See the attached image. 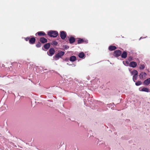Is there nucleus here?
<instances>
[{"mask_svg": "<svg viewBox=\"0 0 150 150\" xmlns=\"http://www.w3.org/2000/svg\"><path fill=\"white\" fill-rule=\"evenodd\" d=\"M139 91H144L146 92H149V88H139Z\"/></svg>", "mask_w": 150, "mask_h": 150, "instance_id": "5", "label": "nucleus"}, {"mask_svg": "<svg viewBox=\"0 0 150 150\" xmlns=\"http://www.w3.org/2000/svg\"><path fill=\"white\" fill-rule=\"evenodd\" d=\"M147 76L146 73L144 72H142L139 75V76L141 79H143L146 78Z\"/></svg>", "mask_w": 150, "mask_h": 150, "instance_id": "3", "label": "nucleus"}, {"mask_svg": "<svg viewBox=\"0 0 150 150\" xmlns=\"http://www.w3.org/2000/svg\"><path fill=\"white\" fill-rule=\"evenodd\" d=\"M76 57L74 56L71 57L70 58V60L71 62L74 61L76 60Z\"/></svg>", "mask_w": 150, "mask_h": 150, "instance_id": "14", "label": "nucleus"}, {"mask_svg": "<svg viewBox=\"0 0 150 150\" xmlns=\"http://www.w3.org/2000/svg\"><path fill=\"white\" fill-rule=\"evenodd\" d=\"M137 75H134L133 77V79L134 82L135 81V80H137Z\"/></svg>", "mask_w": 150, "mask_h": 150, "instance_id": "20", "label": "nucleus"}, {"mask_svg": "<svg viewBox=\"0 0 150 150\" xmlns=\"http://www.w3.org/2000/svg\"><path fill=\"white\" fill-rule=\"evenodd\" d=\"M142 84V83L141 82V81H138V82H136L135 83V84L136 86H139V85H141V84Z\"/></svg>", "mask_w": 150, "mask_h": 150, "instance_id": "22", "label": "nucleus"}, {"mask_svg": "<svg viewBox=\"0 0 150 150\" xmlns=\"http://www.w3.org/2000/svg\"><path fill=\"white\" fill-rule=\"evenodd\" d=\"M84 56V54L83 52H81L79 54V57L82 58Z\"/></svg>", "mask_w": 150, "mask_h": 150, "instance_id": "18", "label": "nucleus"}, {"mask_svg": "<svg viewBox=\"0 0 150 150\" xmlns=\"http://www.w3.org/2000/svg\"><path fill=\"white\" fill-rule=\"evenodd\" d=\"M137 65V64L136 62H131L129 64V66L132 67H135Z\"/></svg>", "mask_w": 150, "mask_h": 150, "instance_id": "7", "label": "nucleus"}, {"mask_svg": "<svg viewBox=\"0 0 150 150\" xmlns=\"http://www.w3.org/2000/svg\"><path fill=\"white\" fill-rule=\"evenodd\" d=\"M144 67V64H141L139 65V68L141 69H143Z\"/></svg>", "mask_w": 150, "mask_h": 150, "instance_id": "21", "label": "nucleus"}, {"mask_svg": "<svg viewBox=\"0 0 150 150\" xmlns=\"http://www.w3.org/2000/svg\"><path fill=\"white\" fill-rule=\"evenodd\" d=\"M52 45H56L57 44V42L55 41H53L52 42Z\"/></svg>", "mask_w": 150, "mask_h": 150, "instance_id": "25", "label": "nucleus"}, {"mask_svg": "<svg viewBox=\"0 0 150 150\" xmlns=\"http://www.w3.org/2000/svg\"><path fill=\"white\" fill-rule=\"evenodd\" d=\"M116 47L114 46H110L109 47L108 49L110 51H112L115 50Z\"/></svg>", "mask_w": 150, "mask_h": 150, "instance_id": "13", "label": "nucleus"}, {"mask_svg": "<svg viewBox=\"0 0 150 150\" xmlns=\"http://www.w3.org/2000/svg\"><path fill=\"white\" fill-rule=\"evenodd\" d=\"M49 53L51 56L53 55L54 53V50L53 48H51L49 50Z\"/></svg>", "mask_w": 150, "mask_h": 150, "instance_id": "12", "label": "nucleus"}, {"mask_svg": "<svg viewBox=\"0 0 150 150\" xmlns=\"http://www.w3.org/2000/svg\"><path fill=\"white\" fill-rule=\"evenodd\" d=\"M35 39L34 38H32L30 39L29 42L30 44H33L35 43Z\"/></svg>", "mask_w": 150, "mask_h": 150, "instance_id": "10", "label": "nucleus"}, {"mask_svg": "<svg viewBox=\"0 0 150 150\" xmlns=\"http://www.w3.org/2000/svg\"><path fill=\"white\" fill-rule=\"evenodd\" d=\"M127 56V53L126 52H124L121 55V57L122 58H125Z\"/></svg>", "mask_w": 150, "mask_h": 150, "instance_id": "16", "label": "nucleus"}, {"mask_svg": "<svg viewBox=\"0 0 150 150\" xmlns=\"http://www.w3.org/2000/svg\"><path fill=\"white\" fill-rule=\"evenodd\" d=\"M40 41L42 43H44L46 42H47V40L44 38H40Z\"/></svg>", "mask_w": 150, "mask_h": 150, "instance_id": "9", "label": "nucleus"}, {"mask_svg": "<svg viewBox=\"0 0 150 150\" xmlns=\"http://www.w3.org/2000/svg\"><path fill=\"white\" fill-rule=\"evenodd\" d=\"M38 35L41 36H45L46 35L45 33L42 31L39 32L37 33Z\"/></svg>", "mask_w": 150, "mask_h": 150, "instance_id": "11", "label": "nucleus"}, {"mask_svg": "<svg viewBox=\"0 0 150 150\" xmlns=\"http://www.w3.org/2000/svg\"><path fill=\"white\" fill-rule=\"evenodd\" d=\"M60 36L61 38L63 39H64L66 37V33L62 31L61 32Z\"/></svg>", "mask_w": 150, "mask_h": 150, "instance_id": "6", "label": "nucleus"}, {"mask_svg": "<svg viewBox=\"0 0 150 150\" xmlns=\"http://www.w3.org/2000/svg\"><path fill=\"white\" fill-rule=\"evenodd\" d=\"M121 52L119 50H116L114 52V55L116 57L120 56L121 54Z\"/></svg>", "mask_w": 150, "mask_h": 150, "instance_id": "4", "label": "nucleus"}, {"mask_svg": "<svg viewBox=\"0 0 150 150\" xmlns=\"http://www.w3.org/2000/svg\"><path fill=\"white\" fill-rule=\"evenodd\" d=\"M66 47L67 48H69V47H68V46H66Z\"/></svg>", "mask_w": 150, "mask_h": 150, "instance_id": "27", "label": "nucleus"}, {"mask_svg": "<svg viewBox=\"0 0 150 150\" xmlns=\"http://www.w3.org/2000/svg\"><path fill=\"white\" fill-rule=\"evenodd\" d=\"M29 38L28 37L26 38H25V40L27 41L28 40H29Z\"/></svg>", "mask_w": 150, "mask_h": 150, "instance_id": "26", "label": "nucleus"}, {"mask_svg": "<svg viewBox=\"0 0 150 150\" xmlns=\"http://www.w3.org/2000/svg\"><path fill=\"white\" fill-rule=\"evenodd\" d=\"M131 73H132V74H133V75H137L138 72L137 70H134L133 71H132L131 72Z\"/></svg>", "mask_w": 150, "mask_h": 150, "instance_id": "19", "label": "nucleus"}, {"mask_svg": "<svg viewBox=\"0 0 150 150\" xmlns=\"http://www.w3.org/2000/svg\"><path fill=\"white\" fill-rule=\"evenodd\" d=\"M50 46V44L49 43H47L44 45V48L46 49H48Z\"/></svg>", "mask_w": 150, "mask_h": 150, "instance_id": "15", "label": "nucleus"}, {"mask_svg": "<svg viewBox=\"0 0 150 150\" xmlns=\"http://www.w3.org/2000/svg\"><path fill=\"white\" fill-rule=\"evenodd\" d=\"M83 41V40L82 39H80L78 40V43H82Z\"/></svg>", "mask_w": 150, "mask_h": 150, "instance_id": "23", "label": "nucleus"}, {"mask_svg": "<svg viewBox=\"0 0 150 150\" xmlns=\"http://www.w3.org/2000/svg\"><path fill=\"white\" fill-rule=\"evenodd\" d=\"M64 52L62 51H60L55 56V60L58 59L60 57L63 56Z\"/></svg>", "mask_w": 150, "mask_h": 150, "instance_id": "2", "label": "nucleus"}, {"mask_svg": "<svg viewBox=\"0 0 150 150\" xmlns=\"http://www.w3.org/2000/svg\"><path fill=\"white\" fill-rule=\"evenodd\" d=\"M48 35L51 37H55L58 35V33L55 31L50 30L47 33Z\"/></svg>", "mask_w": 150, "mask_h": 150, "instance_id": "1", "label": "nucleus"}, {"mask_svg": "<svg viewBox=\"0 0 150 150\" xmlns=\"http://www.w3.org/2000/svg\"><path fill=\"white\" fill-rule=\"evenodd\" d=\"M150 83V78L144 80L143 82L144 85H148Z\"/></svg>", "mask_w": 150, "mask_h": 150, "instance_id": "8", "label": "nucleus"}, {"mask_svg": "<svg viewBox=\"0 0 150 150\" xmlns=\"http://www.w3.org/2000/svg\"><path fill=\"white\" fill-rule=\"evenodd\" d=\"M70 43H73L75 41V39L73 37H71L69 39Z\"/></svg>", "mask_w": 150, "mask_h": 150, "instance_id": "17", "label": "nucleus"}, {"mask_svg": "<svg viewBox=\"0 0 150 150\" xmlns=\"http://www.w3.org/2000/svg\"><path fill=\"white\" fill-rule=\"evenodd\" d=\"M36 46L38 47H40L41 46V44L40 43H38L36 45Z\"/></svg>", "mask_w": 150, "mask_h": 150, "instance_id": "24", "label": "nucleus"}]
</instances>
